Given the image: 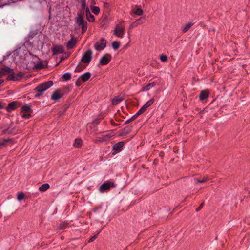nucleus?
I'll list each match as a JSON object with an SVG mask.
<instances>
[{
  "instance_id": "nucleus-1",
  "label": "nucleus",
  "mask_w": 250,
  "mask_h": 250,
  "mask_svg": "<svg viewBox=\"0 0 250 250\" xmlns=\"http://www.w3.org/2000/svg\"><path fill=\"white\" fill-rule=\"evenodd\" d=\"M53 85V82L52 81H49L38 85L35 89V90L38 92V93L35 95V97H39L42 96L44 91L49 89Z\"/></svg>"
},
{
  "instance_id": "nucleus-2",
  "label": "nucleus",
  "mask_w": 250,
  "mask_h": 250,
  "mask_svg": "<svg viewBox=\"0 0 250 250\" xmlns=\"http://www.w3.org/2000/svg\"><path fill=\"white\" fill-rule=\"evenodd\" d=\"M76 23L81 27L82 33L83 34L87 29V22L84 20L83 16L82 13H78L76 18Z\"/></svg>"
},
{
  "instance_id": "nucleus-3",
  "label": "nucleus",
  "mask_w": 250,
  "mask_h": 250,
  "mask_svg": "<svg viewBox=\"0 0 250 250\" xmlns=\"http://www.w3.org/2000/svg\"><path fill=\"white\" fill-rule=\"evenodd\" d=\"M112 187H115V185L111 181H107L100 186L99 190L100 192H104L108 191Z\"/></svg>"
},
{
  "instance_id": "nucleus-4",
  "label": "nucleus",
  "mask_w": 250,
  "mask_h": 250,
  "mask_svg": "<svg viewBox=\"0 0 250 250\" xmlns=\"http://www.w3.org/2000/svg\"><path fill=\"white\" fill-rule=\"evenodd\" d=\"M92 51L88 50L83 55L81 59V62L84 63L89 64L92 60Z\"/></svg>"
},
{
  "instance_id": "nucleus-5",
  "label": "nucleus",
  "mask_w": 250,
  "mask_h": 250,
  "mask_svg": "<svg viewBox=\"0 0 250 250\" xmlns=\"http://www.w3.org/2000/svg\"><path fill=\"white\" fill-rule=\"evenodd\" d=\"M125 29L124 26L118 24L115 28L113 34L117 37L122 38L124 34Z\"/></svg>"
},
{
  "instance_id": "nucleus-6",
  "label": "nucleus",
  "mask_w": 250,
  "mask_h": 250,
  "mask_svg": "<svg viewBox=\"0 0 250 250\" xmlns=\"http://www.w3.org/2000/svg\"><path fill=\"white\" fill-rule=\"evenodd\" d=\"M106 46V41L104 38H102L100 42H97L94 44V48L96 50L101 51L104 49Z\"/></svg>"
},
{
  "instance_id": "nucleus-7",
  "label": "nucleus",
  "mask_w": 250,
  "mask_h": 250,
  "mask_svg": "<svg viewBox=\"0 0 250 250\" xmlns=\"http://www.w3.org/2000/svg\"><path fill=\"white\" fill-rule=\"evenodd\" d=\"M112 59V56L110 54L106 53L104 55L100 60V64L105 65L108 64Z\"/></svg>"
},
{
  "instance_id": "nucleus-8",
  "label": "nucleus",
  "mask_w": 250,
  "mask_h": 250,
  "mask_svg": "<svg viewBox=\"0 0 250 250\" xmlns=\"http://www.w3.org/2000/svg\"><path fill=\"white\" fill-rule=\"evenodd\" d=\"M23 76L24 73L22 72H19L15 75L13 72L12 74H10L8 76L7 79L9 81H18L21 79Z\"/></svg>"
},
{
  "instance_id": "nucleus-9",
  "label": "nucleus",
  "mask_w": 250,
  "mask_h": 250,
  "mask_svg": "<svg viewBox=\"0 0 250 250\" xmlns=\"http://www.w3.org/2000/svg\"><path fill=\"white\" fill-rule=\"evenodd\" d=\"M124 146V142L123 141L119 142L118 143L115 144L113 146V150L114 152L112 154L115 155V154L121 151Z\"/></svg>"
},
{
  "instance_id": "nucleus-10",
  "label": "nucleus",
  "mask_w": 250,
  "mask_h": 250,
  "mask_svg": "<svg viewBox=\"0 0 250 250\" xmlns=\"http://www.w3.org/2000/svg\"><path fill=\"white\" fill-rule=\"evenodd\" d=\"M63 94L62 93L61 89H57L53 92L51 95V99L57 101L62 98Z\"/></svg>"
},
{
  "instance_id": "nucleus-11",
  "label": "nucleus",
  "mask_w": 250,
  "mask_h": 250,
  "mask_svg": "<svg viewBox=\"0 0 250 250\" xmlns=\"http://www.w3.org/2000/svg\"><path fill=\"white\" fill-rule=\"evenodd\" d=\"M17 101H13L9 103L8 104V105L5 107V109L7 112H11L13 110L16 109L18 106L17 105L18 104Z\"/></svg>"
},
{
  "instance_id": "nucleus-12",
  "label": "nucleus",
  "mask_w": 250,
  "mask_h": 250,
  "mask_svg": "<svg viewBox=\"0 0 250 250\" xmlns=\"http://www.w3.org/2000/svg\"><path fill=\"white\" fill-rule=\"evenodd\" d=\"M53 55H58L63 53V47L62 45H55L52 48Z\"/></svg>"
},
{
  "instance_id": "nucleus-13",
  "label": "nucleus",
  "mask_w": 250,
  "mask_h": 250,
  "mask_svg": "<svg viewBox=\"0 0 250 250\" xmlns=\"http://www.w3.org/2000/svg\"><path fill=\"white\" fill-rule=\"evenodd\" d=\"M85 16L89 22H94L95 21V17L90 12L88 7L86 8Z\"/></svg>"
},
{
  "instance_id": "nucleus-14",
  "label": "nucleus",
  "mask_w": 250,
  "mask_h": 250,
  "mask_svg": "<svg viewBox=\"0 0 250 250\" xmlns=\"http://www.w3.org/2000/svg\"><path fill=\"white\" fill-rule=\"evenodd\" d=\"M13 72V70L10 68L8 67H5L4 68H2L0 70V73L1 77L3 75H4L6 74H9V75H10V74H12Z\"/></svg>"
},
{
  "instance_id": "nucleus-15",
  "label": "nucleus",
  "mask_w": 250,
  "mask_h": 250,
  "mask_svg": "<svg viewBox=\"0 0 250 250\" xmlns=\"http://www.w3.org/2000/svg\"><path fill=\"white\" fill-rule=\"evenodd\" d=\"M143 14V10L141 8H137L136 9L133 8L131 10V14H133V16H141Z\"/></svg>"
},
{
  "instance_id": "nucleus-16",
  "label": "nucleus",
  "mask_w": 250,
  "mask_h": 250,
  "mask_svg": "<svg viewBox=\"0 0 250 250\" xmlns=\"http://www.w3.org/2000/svg\"><path fill=\"white\" fill-rule=\"evenodd\" d=\"M21 112H22V113H32V109L31 108V106L27 105V104L23 105L21 107Z\"/></svg>"
},
{
  "instance_id": "nucleus-17",
  "label": "nucleus",
  "mask_w": 250,
  "mask_h": 250,
  "mask_svg": "<svg viewBox=\"0 0 250 250\" xmlns=\"http://www.w3.org/2000/svg\"><path fill=\"white\" fill-rule=\"evenodd\" d=\"M156 85V83L153 82L147 84L146 86L143 87L141 91L145 92L149 90L151 88L154 87Z\"/></svg>"
},
{
  "instance_id": "nucleus-18",
  "label": "nucleus",
  "mask_w": 250,
  "mask_h": 250,
  "mask_svg": "<svg viewBox=\"0 0 250 250\" xmlns=\"http://www.w3.org/2000/svg\"><path fill=\"white\" fill-rule=\"evenodd\" d=\"M209 93L207 90L202 91L199 95L200 100L203 101L207 99L208 97Z\"/></svg>"
},
{
  "instance_id": "nucleus-19",
  "label": "nucleus",
  "mask_w": 250,
  "mask_h": 250,
  "mask_svg": "<svg viewBox=\"0 0 250 250\" xmlns=\"http://www.w3.org/2000/svg\"><path fill=\"white\" fill-rule=\"evenodd\" d=\"M76 40L72 37V39L68 41L67 43V47L68 49H72L76 44Z\"/></svg>"
},
{
  "instance_id": "nucleus-20",
  "label": "nucleus",
  "mask_w": 250,
  "mask_h": 250,
  "mask_svg": "<svg viewBox=\"0 0 250 250\" xmlns=\"http://www.w3.org/2000/svg\"><path fill=\"white\" fill-rule=\"evenodd\" d=\"M91 76V73L89 72H87L82 74L80 78L83 82H85L90 79Z\"/></svg>"
},
{
  "instance_id": "nucleus-21",
  "label": "nucleus",
  "mask_w": 250,
  "mask_h": 250,
  "mask_svg": "<svg viewBox=\"0 0 250 250\" xmlns=\"http://www.w3.org/2000/svg\"><path fill=\"white\" fill-rule=\"evenodd\" d=\"M12 142L13 140L10 138L5 139L2 141H0V148H2V147H5L8 143Z\"/></svg>"
},
{
  "instance_id": "nucleus-22",
  "label": "nucleus",
  "mask_w": 250,
  "mask_h": 250,
  "mask_svg": "<svg viewBox=\"0 0 250 250\" xmlns=\"http://www.w3.org/2000/svg\"><path fill=\"white\" fill-rule=\"evenodd\" d=\"M68 223L67 222H61L56 228L57 230H64L68 226Z\"/></svg>"
},
{
  "instance_id": "nucleus-23",
  "label": "nucleus",
  "mask_w": 250,
  "mask_h": 250,
  "mask_svg": "<svg viewBox=\"0 0 250 250\" xmlns=\"http://www.w3.org/2000/svg\"><path fill=\"white\" fill-rule=\"evenodd\" d=\"M123 100L124 99L119 96H115L113 98L112 100V104L113 105H117L119 104L121 102H122Z\"/></svg>"
},
{
  "instance_id": "nucleus-24",
  "label": "nucleus",
  "mask_w": 250,
  "mask_h": 250,
  "mask_svg": "<svg viewBox=\"0 0 250 250\" xmlns=\"http://www.w3.org/2000/svg\"><path fill=\"white\" fill-rule=\"evenodd\" d=\"M154 102V99L152 98L147 102H146L142 108L146 111L147 108L151 105Z\"/></svg>"
},
{
  "instance_id": "nucleus-25",
  "label": "nucleus",
  "mask_w": 250,
  "mask_h": 250,
  "mask_svg": "<svg viewBox=\"0 0 250 250\" xmlns=\"http://www.w3.org/2000/svg\"><path fill=\"white\" fill-rule=\"evenodd\" d=\"M111 137V135L109 134H107L104 135H102L98 137V141L100 142H105L108 141Z\"/></svg>"
},
{
  "instance_id": "nucleus-26",
  "label": "nucleus",
  "mask_w": 250,
  "mask_h": 250,
  "mask_svg": "<svg viewBox=\"0 0 250 250\" xmlns=\"http://www.w3.org/2000/svg\"><path fill=\"white\" fill-rule=\"evenodd\" d=\"M50 188V185L48 183L42 184L39 188V190L42 192H45Z\"/></svg>"
},
{
  "instance_id": "nucleus-27",
  "label": "nucleus",
  "mask_w": 250,
  "mask_h": 250,
  "mask_svg": "<svg viewBox=\"0 0 250 250\" xmlns=\"http://www.w3.org/2000/svg\"><path fill=\"white\" fill-rule=\"evenodd\" d=\"M82 146V140L81 139L77 138L75 140L74 143L73 144L74 147L76 148H79Z\"/></svg>"
},
{
  "instance_id": "nucleus-28",
  "label": "nucleus",
  "mask_w": 250,
  "mask_h": 250,
  "mask_svg": "<svg viewBox=\"0 0 250 250\" xmlns=\"http://www.w3.org/2000/svg\"><path fill=\"white\" fill-rule=\"evenodd\" d=\"M93 211L98 216H103V211L101 207H98L93 209Z\"/></svg>"
},
{
  "instance_id": "nucleus-29",
  "label": "nucleus",
  "mask_w": 250,
  "mask_h": 250,
  "mask_svg": "<svg viewBox=\"0 0 250 250\" xmlns=\"http://www.w3.org/2000/svg\"><path fill=\"white\" fill-rule=\"evenodd\" d=\"M194 25L192 22H189L183 28V32L185 33L189 30V29Z\"/></svg>"
},
{
  "instance_id": "nucleus-30",
  "label": "nucleus",
  "mask_w": 250,
  "mask_h": 250,
  "mask_svg": "<svg viewBox=\"0 0 250 250\" xmlns=\"http://www.w3.org/2000/svg\"><path fill=\"white\" fill-rule=\"evenodd\" d=\"M90 9L92 12L95 15H98L100 12V8L98 6H91Z\"/></svg>"
},
{
  "instance_id": "nucleus-31",
  "label": "nucleus",
  "mask_w": 250,
  "mask_h": 250,
  "mask_svg": "<svg viewBox=\"0 0 250 250\" xmlns=\"http://www.w3.org/2000/svg\"><path fill=\"white\" fill-rule=\"evenodd\" d=\"M146 21V18L145 17H141L140 18L137 19L135 22L136 23L137 25L143 24Z\"/></svg>"
},
{
  "instance_id": "nucleus-32",
  "label": "nucleus",
  "mask_w": 250,
  "mask_h": 250,
  "mask_svg": "<svg viewBox=\"0 0 250 250\" xmlns=\"http://www.w3.org/2000/svg\"><path fill=\"white\" fill-rule=\"evenodd\" d=\"M209 179H210L208 176H204L200 180L195 179V183L196 184H197L200 183H204V182H205L209 180Z\"/></svg>"
},
{
  "instance_id": "nucleus-33",
  "label": "nucleus",
  "mask_w": 250,
  "mask_h": 250,
  "mask_svg": "<svg viewBox=\"0 0 250 250\" xmlns=\"http://www.w3.org/2000/svg\"><path fill=\"white\" fill-rule=\"evenodd\" d=\"M86 67V66L81 63V62H79L78 65H77L76 69L75 70V72H80L82 71Z\"/></svg>"
},
{
  "instance_id": "nucleus-34",
  "label": "nucleus",
  "mask_w": 250,
  "mask_h": 250,
  "mask_svg": "<svg viewBox=\"0 0 250 250\" xmlns=\"http://www.w3.org/2000/svg\"><path fill=\"white\" fill-rule=\"evenodd\" d=\"M120 46V42L118 41H114L112 43V46L114 50L118 49Z\"/></svg>"
},
{
  "instance_id": "nucleus-35",
  "label": "nucleus",
  "mask_w": 250,
  "mask_h": 250,
  "mask_svg": "<svg viewBox=\"0 0 250 250\" xmlns=\"http://www.w3.org/2000/svg\"><path fill=\"white\" fill-rule=\"evenodd\" d=\"M63 79L65 81H68L70 80L71 78V75L70 73H66L62 76Z\"/></svg>"
},
{
  "instance_id": "nucleus-36",
  "label": "nucleus",
  "mask_w": 250,
  "mask_h": 250,
  "mask_svg": "<svg viewBox=\"0 0 250 250\" xmlns=\"http://www.w3.org/2000/svg\"><path fill=\"white\" fill-rule=\"evenodd\" d=\"M31 113H22L21 112V115L25 119H29L31 117Z\"/></svg>"
},
{
  "instance_id": "nucleus-37",
  "label": "nucleus",
  "mask_w": 250,
  "mask_h": 250,
  "mask_svg": "<svg viewBox=\"0 0 250 250\" xmlns=\"http://www.w3.org/2000/svg\"><path fill=\"white\" fill-rule=\"evenodd\" d=\"M131 126H126L123 129V132L125 134H127L130 132V131H131Z\"/></svg>"
},
{
  "instance_id": "nucleus-38",
  "label": "nucleus",
  "mask_w": 250,
  "mask_h": 250,
  "mask_svg": "<svg viewBox=\"0 0 250 250\" xmlns=\"http://www.w3.org/2000/svg\"><path fill=\"white\" fill-rule=\"evenodd\" d=\"M24 194L23 192L19 193L17 195V199L18 200L21 201L24 197Z\"/></svg>"
},
{
  "instance_id": "nucleus-39",
  "label": "nucleus",
  "mask_w": 250,
  "mask_h": 250,
  "mask_svg": "<svg viewBox=\"0 0 250 250\" xmlns=\"http://www.w3.org/2000/svg\"><path fill=\"white\" fill-rule=\"evenodd\" d=\"M81 7L82 9L85 10V11H86V8L87 7H86L85 0H82Z\"/></svg>"
},
{
  "instance_id": "nucleus-40",
  "label": "nucleus",
  "mask_w": 250,
  "mask_h": 250,
  "mask_svg": "<svg viewBox=\"0 0 250 250\" xmlns=\"http://www.w3.org/2000/svg\"><path fill=\"white\" fill-rule=\"evenodd\" d=\"M35 68L36 69H41L44 68L42 62H40L35 65Z\"/></svg>"
},
{
  "instance_id": "nucleus-41",
  "label": "nucleus",
  "mask_w": 250,
  "mask_h": 250,
  "mask_svg": "<svg viewBox=\"0 0 250 250\" xmlns=\"http://www.w3.org/2000/svg\"><path fill=\"white\" fill-rule=\"evenodd\" d=\"M160 60L162 62H165L167 60V57L166 55H162L160 56Z\"/></svg>"
},
{
  "instance_id": "nucleus-42",
  "label": "nucleus",
  "mask_w": 250,
  "mask_h": 250,
  "mask_svg": "<svg viewBox=\"0 0 250 250\" xmlns=\"http://www.w3.org/2000/svg\"><path fill=\"white\" fill-rule=\"evenodd\" d=\"M98 234H99V233H98L97 234L94 235L93 236L91 237L89 239L88 242L90 243V242H92L94 241L97 238Z\"/></svg>"
},
{
  "instance_id": "nucleus-43",
  "label": "nucleus",
  "mask_w": 250,
  "mask_h": 250,
  "mask_svg": "<svg viewBox=\"0 0 250 250\" xmlns=\"http://www.w3.org/2000/svg\"><path fill=\"white\" fill-rule=\"evenodd\" d=\"M138 25H137L136 23H135V22L134 21V22H133L132 23H131L130 26H129V28L130 29H131L133 28H135L136 27H137Z\"/></svg>"
},
{
  "instance_id": "nucleus-44",
  "label": "nucleus",
  "mask_w": 250,
  "mask_h": 250,
  "mask_svg": "<svg viewBox=\"0 0 250 250\" xmlns=\"http://www.w3.org/2000/svg\"><path fill=\"white\" fill-rule=\"evenodd\" d=\"M204 202H203V203H202L200 204V205L199 207V208H198L196 209V211L197 212H198V211H200V210L203 208V207H204Z\"/></svg>"
},
{
  "instance_id": "nucleus-45",
  "label": "nucleus",
  "mask_w": 250,
  "mask_h": 250,
  "mask_svg": "<svg viewBox=\"0 0 250 250\" xmlns=\"http://www.w3.org/2000/svg\"><path fill=\"white\" fill-rule=\"evenodd\" d=\"M5 105H6L5 103H3L1 102H0V109H1L5 108Z\"/></svg>"
},
{
  "instance_id": "nucleus-46",
  "label": "nucleus",
  "mask_w": 250,
  "mask_h": 250,
  "mask_svg": "<svg viewBox=\"0 0 250 250\" xmlns=\"http://www.w3.org/2000/svg\"><path fill=\"white\" fill-rule=\"evenodd\" d=\"M145 112V111L141 107L137 113L140 115Z\"/></svg>"
},
{
  "instance_id": "nucleus-47",
  "label": "nucleus",
  "mask_w": 250,
  "mask_h": 250,
  "mask_svg": "<svg viewBox=\"0 0 250 250\" xmlns=\"http://www.w3.org/2000/svg\"><path fill=\"white\" fill-rule=\"evenodd\" d=\"M131 121H131V119H129L128 120H127L125 122V124H128V123H129L130 122H131Z\"/></svg>"
},
{
  "instance_id": "nucleus-48",
  "label": "nucleus",
  "mask_w": 250,
  "mask_h": 250,
  "mask_svg": "<svg viewBox=\"0 0 250 250\" xmlns=\"http://www.w3.org/2000/svg\"><path fill=\"white\" fill-rule=\"evenodd\" d=\"M138 116H139V114H138L137 113H136L134 115H133V117L135 118H136Z\"/></svg>"
},
{
  "instance_id": "nucleus-49",
  "label": "nucleus",
  "mask_w": 250,
  "mask_h": 250,
  "mask_svg": "<svg viewBox=\"0 0 250 250\" xmlns=\"http://www.w3.org/2000/svg\"><path fill=\"white\" fill-rule=\"evenodd\" d=\"M76 84L78 86H79L80 85V84L78 83V81L76 82Z\"/></svg>"
},
{
  "instance_id": "nucleus-50",
  "label": "nucleus",
  "mask_w": 250,
  "mask_h": 250,
  "mask_svg": "<svg viewBox=\"0 0 250 250\" xmlns=\"http://www.w3.org/2000/svg\"><path fill=\"white\" fill-rule=\"evenodd\" d=\"M130 119H131V121H133L134 120H135L136 118H135L133 116L131 118H130Z\"/></svg>"
},
{
  "instance_id": "nucleus-51",
  "label": "nucleus",
  "mask_w": 250,
  "mask_h": 250,
  "mask_svg": "<svg viewBox=\"0 0 250 250\" xmlns=\"http://www.w3.org/2000/svg\"><path fill=\"white\" fill-rule=\"evenodd\" d=\"M3 82V80H1L0 79V85Z\"/></svg>"
},
{
  "instance_id": "nucleus-52",
  "label": "nucleus",
  "mask_w": 250,
  "mask_h": 250,
  "mask_svg": "<svg viewBox=\"0 0 250 250\" xmlns=\"http://www.w3.org/2000/svg\"><path fill=\"white\" fill-rule=\"evenodd\" d=\"M108 5L107 3H104V6L105 7Z\"/></svg>"
},
{
  "instance_id": "nucleus-53",
  "label": "nucleus",
  "mask_w": 250,
  "mask_h": 250,
  "mask_svg": "<svg viewBox=\"0 0 250 250\" xmlns=\"http://www.w3.org/2000/svg\"><path fill=\"white\" fill-rule=\"evenodd\" d=\"M113 125H114V126H117V125H118V124H113Z\"/></svg>"
}]
</instances>
